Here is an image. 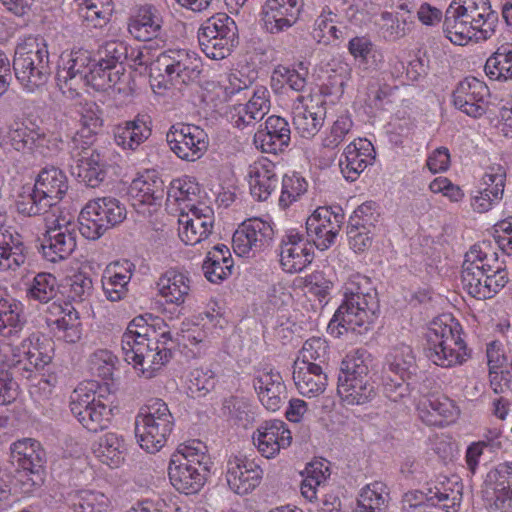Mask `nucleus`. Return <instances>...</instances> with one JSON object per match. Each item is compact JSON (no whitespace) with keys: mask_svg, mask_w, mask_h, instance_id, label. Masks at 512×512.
<instances>
[{"mask_svg":"<svg viewBox=\"0 0 512 512\" xmlns=\"http://www.w3.org/2000/svg\"><path fill=\"white\" fill-rule=\"evenodd\" d=\"M23 305L11 298H0V367L32 380L35 372L50 364L53 342L33 333L17 342L24 327Z\"/></svg>","mask_w":512,"mask_h":512,"instance_id":"f257e3e1","label":"nucleus"},{"mask_svg":"<svg viewBox=\"0 0 512 512\" xmlns=\"http://www.w3.org/2000/svg\"><path fill=\"white\" fill-rule=\"evenodd\" d=\"M174 342L168 325L151 314L139 315L130 321L122 335L124 360L139 377H155L171 359Z\"/></svg>","mask_w":512,"mask_h":512,"instance_id":"f03ea898","label":"nucleus"},{"mask_svg":"<svg viewBox=\"0 0 512 512\" xmlns=\"http://www.w3.org/2000/svg\"><path fill=\"white\" fill-rule=\"evenodd\" d=\"M379 303L376 289L369 277L353 274L344 285V298L328 324L331 335L346 332L364 334L372 328Z\"/></svg>","mask_w":512,"mask_h":512,"instance_id":"7ed1b4c3","label":"nucleus"},{"mask_svg":"<svg viewBox=\"0 0 512 512\" xmlns=\"http://www.w3.org/2000/svg\"><path fill=\"white\" fill-rule=\"evenodd\" d=\"M212 461L206 444L192 439L179 444L168 463L171 485L180 493H198L206 484Z\"/></svg>","mask_w":512,"mask_h":512,"instance_id":"20e7f679","label":"nucleus"},{"mask_svg":"<svg viewBox=\"0 0 512 512\" xmlns=\"http://www.w3.org/2000/svg\"><path fill=\"white\" fill-rule=\"evenodd\" d=\"M425 354L435 365L450 368L462 365L469 354L458 324L449 314L434 318L426 332Z\"/></svg>","mask_w":512,"mask_h":512,"instance_id":"39448f33","label":"nucleus"},{"mask_svg":"<svg viewBox=\"0 0 512 512\" xmlns=\"http://www.w3.org/2000/svg\"><path fill=\"white\" fill-rule=\"evenodd\" d=\"M101 71L90 51L85 49L64 51L58 62L57 85L64 97L74 100L81 95V91L86 86L100 91L95 85L94 78L98 75L102 76Z\"/></svg>","mask_w":512,"mask_h":512,"instance_id":"423d86ee","label":"nucleus"},{"mask_svg":"<svg viewBox=\"0 0 512 512\" xmlns=\"http://www.w3.org/2000/svg\"><path fill=\"white\" fill-rule=\"evenodd\" d=\"M94 383L79 384L70 395L72 415L89 432L107 429L114 418L113 397L96 393Z\"/></svg>","mask_w":512,"mask_h":512,"instance_id":"0eeeda50","label":"nucleus"},{"mask_svg":"<svg viewBox=\"0 0 512 512\" xmlns=\"http://www.w3.org/2000/svg\"><path fill=\"white\" fill-rule=\"evenodd\" d=\"M13 69L20 85L28 92L44 86L50 76L49 51L42 38L29 37L15 49Z\"/></svg>","mask_w":512,"mask_h":512,"instance_id":"6e6552de","label":"nucleus"},{"mask_svg":"<svg viewBox=\"0 0 512 512\" xmlns=\"http://www.w3.org/2000/svg\"><path fill=\"white\" fill-rule=\"evenodd\" d=\"M227 326L224 309L217 302H210L206 310L196 317V321L182 323L181 333L176 339L181 353L188 359L202 357L206 352L208 335H218V330Z\"/></svg>","mask_w":512,"mask_h":512,"instance_id":"1a4fd4ad","label":"nucleus"},{"mask_svg":"<svg viewBox=\"0 0 512 512\" xmlns=\"http://www.w3.org/2000/svg\"><path fill=\"white\" fill-rule=\"evenodd\" d=\"M174 426L168 405L153 399L142 407L136 416L135 432L139 446L148 453L160 451Z\"/></svg>","mask_w":512,"mask_h":512,"instance_id":"9d476101","label":"nucleus"},{"mask_svg":"<svg viewBox=\"0 0 512 512\" xmlns=\"http://www.w3.org/2000/svg\"><path fill=\"white\" fill-rule=\"evenodd\" d=\"M416 368V357L411 346L394 345L385 358L383 392L393 402L407 403L410 386L407 382Z\"/></svg>","mask_w":512,"mask_h":512,"instance_id":"9b49d317","label":"nucleus"},{"mask_svg":"<svg viewBox=\"0 0 512 512\" xmlns=\"http://www.w3.org/2000/svg\"><path fill=\"white\" fill-rule=\"evenodd\" d=\"M126 216V207L117 198H95L87 202L79 214V231L84 238L97 240L107 230L122 223Z\"/></svg>","mask_w":512,"mask_h":512,"instance_id":"f8f14e48","label":"nucleus"},{"mask_svg":"<svg viewBox=\"0 0 512 512\" xmlns=\"http://www.w3.org/2000/svg\"><path fill=\"white\" fill-rule=\"evenodd\" d=\"M121 30L116 26H110L107 40L98 50L97 67L101 68L102 76L94 78L99 90H108L116 86L124 77V59L128 56V47L120 40Z\"/></svg>","mask_w":512,"mask_h":512,"instance_id":"ddd939ff","label":"nucleus"},{"mask_svg":"<svg viewBox=\"0 0 512 512\" xmlns=\"http://www.w3.org/2000/svg\"><path fill=\"white\" fill-rule=\"evenodd\" d=\"M202 52L210 59L222 60L236 44V24L227 14H217L205 21L198 30Z\"/></svg>","mask_w":512,"mask_h":512,"instance_id":"4468645a","label":"nucleus"},{"mask_svg":"<svg viewBox=\"0 0 512 512\" xmlns=\"http://www.w3.org/2000/svg\"><path fill=\"white\" fill-rule=\"evenodd\" d=\"M274 237V224L269 217L245 220L234 232L233 250L240 257H249L270 246Z\"/></svg>","mask_w":512,"mask_h":512,"instance_id":"2eb2a0df","label":"nucleus"},{"mask_svg":"<svg viewBox=\"0 0 512 512\" xmlns=\"http://www.w3.org/2000/svg\"><path fill=\"white\" fill-rule=\"evenodd\" d=\"M156 68L172 85L188 84L198 80L202 62L197 54L184 49H169L156 60Z\"/></svg>","mask_w":512,"mask_h":512,"instance_id":"dca6fc26","label":"nucleus"},{"mask_svg":"<svg viewBox=\"0 0 512 512\" xmlns=\"http://www.w3.org/2000/svg\"><path fill=\"white\" fill-rule=\"evenodd\" d=\"M170 150L181 160L194 162L200 159L208 148V135L197 125L173 124L166 133Z\"/></svg>","mask_w":512,"mask_h":512,"instance_id":"f3484780","label":"nucleus"},{"mask_svg":"<svg viewBox=\"0 0 512 512\" xmlns=\"http://www.w3.org/2000/svg\"><path fill=\"white\" fill-rule=\"evenodd\" d=\"M223 475L229 489L237 495H247L254 491L263 479V469L254 459L244 454H231L226 457Z\"/></svg>","mask_w":512,"mask_h":512,"instance_id":"a211bd4d","label":"nucleus"},{"mask_svg":"<svg viewBox=\"0 0 512 512\" xmlns=\"http://www.w3.org/2000/svg\"><path fill=\"white\" fill-rule=\"evenodd\" d=\"M77 223L66 216L56 218L48 226L41 244L43 256L50 262L68 258L76 248Z\"/></svg>","mask_w":512,"mask_h":512,"instance_id":"6ab92c4d","label":"nucleus"},{"mask_svg":"<svg viewBox=\"0 0 512 512\" xmlns=\"http://www.w3.org/2000/svg\"><path fill=\"white\" fill-rule=\"evenodd\" d=\"M343 222L340 206L318 207L306 220L307 235L316 248L326 250L335 242Z\"/></svg>","mask_w":512,"mask_h":512,"instance_id":"aec40b11","label":"nucleus"},{"mask_svg":"<svg viewBox=\"0 0 512 512\" xmlns=\"http://www.w3.org/2000/svg\"><path fill=\"white\" fill-rule=\"evenodd\" d=\"M128 196L138 213L151 215L162 204L164 182L155 171H145L132 180Z\"/></svg>","mask_w":512,"mask_h":512,"instance_id":"412c9836","label":"nucleus"},{"mask_svg":"<svg viewBox=\"0 0 512 512\" xmlns=\"http://www.w3.org/2000/svg\"><path fill=\"white\" fill-rule=\"evenodd\" d=\"M293 124L301 137L310 139L322 128L326 108L320 96L299 95L292 105Z\"/></svg>","mask_w":512,"mask_h":512,"instance_id":"4be33fe9","label":"nucleus"},{"mask_svg":"<svg viewBox=\"0 0 512 512\" xmlns=\"http://www.w3.org/2000/svg\"><path fill=\"white\" fill-rule=\"evenodd\" d=\"M214 227V212L208 204L180 212L178 236L186 245L199 244L211 235Z\"/></svg>","mask_w":512,"mask_h":512,"instance_id":"5701e85b","label":"nucleus"},{"mask_svg":"<svg viewBox=\"0 0 512 512\" xmlns=\"http://www.w3.org/2000/svg\"><path fill=\"white\" fill-rule=\"evenodd\" d=\"M252 440L262 457L273 459L281 450L291 445L292 433L283 420L271 419L257 427L253 432Z\"/></svg>","mask_w":512,"mask_h":512,"instance_id":"b1692460","label":"nucleus"},{"mask_svg":"<svg viewBox=\"0 0 512 512\" xmlns=\"http://www.w3.org/2000/svg\"><path fill=\"white\" fill-rule=\"evenodd\" d=\"M253 387L262 405L269 411H278L285 397L286 386L282 375L271 365L254 368Z\"/></svg>","mask_w":512,"mask_h":512,"instance_id":"393cba45","label":"nucleus"},{"mask_svg":"<svg viewBox=\"0 0 512 512\" xmlns=\"http://www.w3.org/2000/svg\"><path fill=\"white\" fill-rule=\"evenodd\" d=\"M69 147L73 158L72 175L88 187L100 186L107 176V164L103 157L90 147L82 148L78 145L73 149L72 144H69Z\"/></svg>","mask_w":512,"mask_h":512,"instance_id":"a878e982","label":"nucleus"},{"mask_svg":"<svg viewBox=\"0 0 512 512\" xmlns=\"http://www.w3.org/2000/svg\"><path fill=\"white\" fill-rule=\"evenodd\" d=\"M489 95L485 82L475 77H466L453 92V104L466 115L479 118L486 112Z\"/></svg>","mask_w":512,"mask_h":512,"instance_id":"bb28decb","label":"nucleus"},{"mask_svg":"<svg viewBox=\"0 0 512 512\" xmlns=\"http://www.w3.org/2000/svg\"><path fill=\"white\" fill-rule=\"evenodd\" d=\"M313 246L297 230H288L282 239L280 264L288 273L301 272L313 260Z\"/></svg>","mask_w":512,"mask_h":512,"instance_id":"cd10ccee","label":"nucleus"},{"mask_svg":"<svg viewBox=\"0 0 512 512\" xmlns=\"http://www.w3.org/2000/svg\"><path fill=\"white\" fill-rule=\"evenodd\" d=\"M419 418L430 426H443L454 423L460 409L457 404L447 396L433 393L423 396L416 404Z\"/></svg>","mask_w":512,"mask_h":512,"instance_id":"c85d7f7f","label":"nucleus"},{"mask_svg":"<svg viewBox=\"0 0 512 512\" xmlns=\"http://www.w3.org/2000/svg\"><path fill=\"white\" fill-rule=\"evenodd\" d=\"M375 156V148L371 141L366 138L354 139L344 148L339 160L343 177L348 181H355L373 164Z\"/></svg>","mask_w":512,"mask_h":512,"instance_id":"c756f323","label":"nucleus"},{"mask_svg":"<svg viewBox=\"0 0 512 512\" xmlns=\"http://www.w3.org/2000/svg\"><path fill=\"white\" fill-rule=\"evenodd\" d=\"M6 219L0 211V271L15 272L26 261L27 247L19 233L5 226Z\"/></svg>","mask_w":512,"mask_h":512,"instance_id":"7c9ffc66","label":"nucleus"},{"mask_svg":"<svg viewBox=\"0 0 512 512\" xmlns=\"http://www.w3.org/2000/svg\"><path fill=\"white\" fill-rule=\"evenodd\" d=\"M506 270L499 261L498 253L490 241L474 244L465 254L462 274L474 281V273L490 274Z\"/></svg>","mask_w":512,"mask_h":512,"instance_id":"2f4dec72","label":"nucleus"},{"mask_svg":"<svg viewBox=\"0 0 512 512\" xmlns=\"http://www.w3.org/2000/svg\"><path fill=\"white\" fill-rule=\"evenodd\" d=\"M246 178L252 197L258 201L267 200L278 185L276 165L266 157L249 165Z\"/></svg>","mask_w":512,"mask_h":512,"instance_id":"473e14b6","label":"nucleus"},{"mask_svg":"<svg viewBox=\"0 0 512 512\" xmlns=\"http://www.w3.org/2000/svg\"><path fill=\"white\" fill-rule=\"evenodd\" d=\"M270 107L269 90L264 86H258L246 104H237L230 109L229 119L235 127L244 128L262 120L270 111Z\"/></svg>","mask_w":512,"mask_h":512,"instance_id":"72a5a7b5","label":"nucleus"},{"mask_svg":"<svg viewBox=\"0 0 512 512\" xmlns=\"http://www.w3.org/2000/svg\"><path fill=\"white\" fill-rule=\"evenodd\" d=\"M290 127L286 119L272 115L265 122V128L254 135V145L264 153L276 154L290 143Z\"/></svg>","mask_w":512,"mask_h":512,"instance_id":"f704fd0d","label":"nucleus"},{"mask_svg":"<svg viewBox=\"0 0 512 512\" xmlns=\"http://www.w3.org/2000/svg\"><path fill=\"white\" fill-rule=\"evenodd\" d=\"M465 11L461 2H451L445 13L443 31L454 45L465 46L471 41L476 42L478 37Z\"/></svg>","mask_w":512,"mask_h":512,"instance_id":"c9c22d12","label":"nucleus"},{"mask_svg":"<svg viewBox=\"0 0 512 512\" xmlns=\"http://www.w3.org/2000/svg\"><path fill=\"white\" fill-rule=\"evenodd\" d=\"M134 268V264L128 260L115 261L106 266L101 283L107 300L117 302L125 297Z\"/></svg>","mask_w":512,"mask_h":512,"instance_id":"e433bc0d","label":"nucleus"},{"mask_svg":"<svg viewBox=\"0 0 512 512\" xmlns=\"http://www.w3.org/2000/svg\"><path fill=\"white\" fill-rule=\"evenodd\" d=\"M90 450L100 463L111 469H116L125 462L127 444L123 435L110 431L95 439Z\"/></svg>","mask_w":512,"mask_h":512,"instance_id":"4c0bfd02","label":"nucleus"},{"mask_svg":"<svg viewBox=\"0 0 512 512\" xmlns=\"http://www.w3.org/2000/svg\"><path fill=\"white\" fill-rule=\"evenodd\" d=\"M9 451L11 463L17 469L35 473L45 463V450L34 438L25 437L12 442Z\"/></svg>","mask_w":512,"mask_h":512,"instance_id":"58836bf2","label":"nucleus"},{"mask_svg":"<svg viewBox=\"0 0 512 512\" xmlns=\"http://www.w3.org/2000/svg\"><path fill=\"white\" fill-rule=\"evenodd\" d=\"M300 2H265L261 21L266 31L278 33L291 27L301 11Z\"/></svg>","mask_w":512,"mask_h":512,"instance_id":"ea45409f","label":"nucleus"},{"mask_svg":"<svg viewBox=\"0 0 512 512\" xmlns=\"http://www.w3.org/2000/svg\"><path fill=\"white\" fill-rule=\"evenodd\" d=\"M8 139L11 146L22 153L37 151L44 154L49 142L39 127L25 122L14 123L8 132Z\"/></svg>","mask_w":512,"mask_h":512,"instance_id":"a19ab883","label":"nucleus"},{"mask_svg":"<svg viewBox=\"0 0 512 512\" xmlns=\"http://www.w3.org/2000/svg\"><path fill=\"white\" fill-rule=\"evenodd\" d=\"M293 380L298 392L306 397H317L327 386V376L320 364H307L295 361L293 365Z\"/></svg>","mask_w":512,"mask_h":512,"instance_id":"79ce46f5","label":"nucleus"},{"mask_svg":"<svg viewBox=\"0 0 512 512\" xmlns=\"http://www.w3.org/2000/svg\"><path fill=\"white\" fill-rule=\"evenodd\" d=\"M462 286L472 297L485 300L494 297L508 282V273L506 270L493 272L490 274L474 273V281L466 279V275L461 274Z\"/></svg>","mask_w":512,"mask_h":512,"instance_id":"37998d69","label":"nucleus"},{"mask_svg":"<svg viewBox=\"0 0 512 512\" xmlns=\"http://www.w3.org/2000/svg\"><path fill=\"white\" fill-rule=\"evenodd\" d=\"M151 135L148 116L138 115L114 129V140L123 150L135 151Z\"/></svg>","mask_w":512,"mask_h":512,"instance_id":"c03bdc74","label":"nucleus"},{"mask_svg":"<svg viewBox=\"0 0 512 512\" xmlns=\"http://www.w3.org/2000/svg\"><path fill=\"white\" fill-rule=\"evenodd\" d=\"M471 25L478 34L476 42L491 38L498 25V13L492 9L491 2H463Z\"/></svg>","mask_w":512,"mask_h":512,"instance_id":"a18cd8bd","label":"nucleus"},{"mask_svg":"<svg viewBox=\"0 0 512 512\" xmlns=\"http://www.w3.org/2000/svg\"><path fill=\"white\" fill-rule=\"evenodd\" d=\"M347 49L363 71H379L384 67V53L367 36H356L349 40Z\"/></svg>","mask_w":512,"mask_h":512,"instance_id":"49530a36","label":"nucleus"},{"mask_svg":"<svg viewBox=\"0 0 512 512\" xmlns=\"http://www.w3.org/2000/svg\"><path fill=\"white\" fill-rule=\"evenodd\" d=\"M167 200L177 204L181 212L198 208L200 204H207L202 200L199 184L195 178L190 176H183L171 181L167 191Z\"/></svg>","mask_w":512,"mask_h":512,"instance_id":"de8ad7c7","label":"nucleus"},{"mask_svg":"<svg viewBox=\"0 0 512 512\" xmlns=\"http://www.w3.org/2000/svg\"><path fill=\"white\" fill-rule=\"evenodd\" d=\"M188 275L176 269H169L157 281V289L166 303L182 305L191 288Z\"/></svg>","mask_w":512,"mask_h":512,"instance_id":"09e8293b","label":"nucleus"},{"mask_svg":"<svg viewBox=\"0 0 512 512\" xmlns=\"http://www.w3.org/2000/svg\"><path fill=\"white\" fill-rule=\"evenodd\" d=\"M330 475V464L327 460L315 459L309 462L301 472V496L309 503H316L318 490L324 488Z\"/></svg>","mask_w":512,"mask_h":512,"instance_id":"8fccbe9b","label":"nucleus"},{"mask_svg":"<svg viewBox=\"0 0 512 512\" xmlns=\"http://www.w3.org/2000/svg\"><path fill=\"white\" fill-rule=\"evenodd\" d=\"M162 19L152 5H144L132 14L128 21V31L136 40L150 41L159 34Z\"/></svg>","mask_w":512,"mask_h":512,"instance_id":"3c124183","label":"nucleus"},{"mask_svg":"<svg viewBox=\"0 0 512 512\" xmlns=\"http://www.w3.org/2000/svg\"><path fill=\"white\" fill-rule=\"evenodd\" d=\"M79 98L80 96L75 100L76 104L80 106L78 113L80 114L82 127L72 137L70 144H72L73 149L77 148L78 145H81L82 148L90 147L94 142L96 133L102 126V119L99 116L96 104L92 102L83 104Z\"/></svg>","mask_w":512,"mask_h":512,"instance_id":"603ef678","label":"nucleus"},{"mask_svg":"<svg viewBox=\"0 0 512 512\" xmlns=\"http://www.w3.org/2000/svg\"><path fill=\"white\" fill-rule=\"evenodd\" d=\"M34 187L53 206L66 194L68 180L61 169L54 166L45 167L39 172Z\"/></svg>","mask_w":512,"mask_h":512,"instance_id":"864d4df0","label":"nucleus"},{"mask_svg":"<svg viewBox=\"0 0 512 512\" xmlns=\"http://www.w3.org/2000/svg\"><path fill=\"white\" fill-rule=\"evenodd\" d=\"M233 266L234 261L229 248L224 244H218L207 253L202 269L209 282L220 283L232 274Z\"/></svg>","mask_w":512,"mask_h":512,"instance_id":"5fc2aeb1","label":"nucleus"},{"mask_svg":"<svg viewBox=\"0 0 512 512\" xmlns=\"http://www.w3.org/2000/svg\"><path fill=\"white\" fill-rule=\"evenodd\" d=\"M388 500L385 484L378 481L367 484L359 491L353 512H386Z\"/></svg>","mask_w":512,"mask_h":512,"instance_id":"6e6d98bb","label":"nucleus"},{"mask_svg":"<svg viewBox=\"0 0 512 512\" xmlns=\"http://www.w3.org/2000/svg\"><path fill=\"white\" fill-rule=\"evenodd\" d=\"M338 394L347 405H364L376 395L371 379L338 380Z\"/></svg>","mask_w":512,"mask_h":512,"instance_id":"4d7b16f0","label":"nucleus"},{"mask_svg":"<svg viewBox=\"0 0 512 512\" xmlns=\"http://www.w3.org/2000/svg\"><path fill=\"white\" fill-rule=\"evenodd\" d=\"M62 315L54 322V333L57 339L69 344L77 343L82 337V325L77 310L66 305L65 308L57 307Z\"/></svg>","mask_w":512,"mask_h":512,"instance_id":"13d9d810","label":"nucleus"},{"mask_svg":"<svg viewBox=\"0 0 512 512\" xmlns=\"http://www.w3.org/2000/svg\"><path fill=\"white\" fill-rule=\"evenodd\" d=\"M67 512H109L110 500L103 493L80 490L69 496Z\"/></svg>","mask_w":512,"mask_h":512,"instance_id":"bf43d9fd","label":"nucleus"},{"mask_svg":"<svg viewBox=\"0 0 512 512\" xmlns=\"http://www.w3.org/2000/svg\"><path fill=\"white\" fill-rule=\"evenodd\" d=\"M485 73L491 80H512V44L506 43L487 59Z\"/></svg>","mask_w":512,"mask_h":512,"instance_id":"052dcab7","label":"nucleus"},{"mask_svg":"<svg viewBox=\"0 0 512 512\" xmlns=\"http://www.w3.org/2000/svg\"><path fill=\"white\" fill-rule=\"evenodd\" d=\"M370 363V355L365 350L351 351L341 363L338 380L370 379Z\"/></svg>","mask_w":512,"mask_h":512,"instance_id":"680f3d73","label":"nucleus"},{"mask_svg":"<svg viewBox=\"0 0 512 512\" xmlns=\"http://www.w3.org/2000/svg\"><path fill=\"white\" fill-rule=\"evenodd\" d=\"M251 84L248 77H244L241 72H232L219 82H208L206 90L215 93V99L219 101H227L229 98L247 89Z\"/></svg>","mask_w":512,"mask_h":512,"instance_id":"e2e57ef3","label":"nucleus"},{"mask_svg":"<svg viewBox=\"0 0 512 512\" xmlns=\"http://www.w3.org/2000/svg\"><path fill=\"white\" fill-rule=\"evenodd\" d=\"M215 384V372L203 366L191 369L185 381L187 392L193 398L206 396L214 389Z\"/></svg>","mask_w":512,"mask_h":512,"instance_id":"0e129e2a","label":"nucleus"},{"mask_svg":"<svg viewBox=\"0 0 512 512\" xmlns=\"http://www.w3.org/2000/svg\"><path fill=\"white\" fill-rule=\"evenodd\" d=\"M58 283L54 275L50 273L37 274L27 289V296L31 300L40 303H48L57 295Z\"/></svg>","mask_w":512,"mask_h":512,"instance_id":"69168bd1","label":"nucleus"},{"mask_svg":"<svg viewBox=\"0 0 512 512\" xmlns=\"http://www.w3.org/2000/svg\"><path fill=\"white\" fill-rule=\"evenodd\" d=\"M117 364V356L108 349H97L88 359L89 371L102 380L112 379Z\"/></svg>","mask_w":512,"mask_h":512,"instance_id":"338daca9","label":"nucleus"},{"mask_svg":"<svg viewBox=\"0 0 512 512\" xmlns=\"http://www.w3.org/2000/svg\"><path fill=\"white\" fill-rule=\"evenodd\" d=\"M353 120L349 114H341L325 130L322 137V145L328 149L339 147L352 132Z\"/></svg>","mask_w":512,"mask_h":512,"instance_id":"774afa93","label":"nucleus"}]
</instances>
